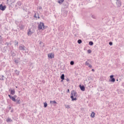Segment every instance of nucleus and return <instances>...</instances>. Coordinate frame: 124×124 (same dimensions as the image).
I'll return each instance as SVG.
<instances>
[{
	"label": "nucleus",
	"mask_w": 124,
	"mask_h": 124,
	"mask_svg": "<svg viewBox=\"0 0 124 124\" xmlns=\"http://www.w3.org/2000/svg\"><path fill=\"white\" fill-rule=\"evenodd\" d=\"M15 23L17 26L19 28L20 30H23L25 29V25L23 24V21H18L16 20Z\"/></svg>",
	"instance_id": "obj_1"
},
{
	"label": "nucleus",
	"mask_w": 124,
	"mask_h": 124,
	"mask_svg": "<svg viewBox=\"0 0 124 124\" xmlns=\"http://www.w3.org/2000/svg\"><path fill=\"white\" fill-rule=\"evenodd\" d=\"M38 29L39 30V31H40L41 30L42 31H43L44 30H45V27L44 26V23L40 22L38 26Z\"/></svg>",
	"instance_id": "obj_2"
},
{
	"label": "nucleus",
	"mask_w": 124,
	"mask_h": 124,
	"mask_svg": "<svg viewBox=\"0 0 124 124\" xmlns=\"http://www.w3.org/2000/svg\"><path fill=\"white\" fill-rule=\"evenodd\" d=\"M34 32V31H33V30H31V29H29L28 30V33L27 34L28 35H29V36L31 35V34H32V33H33Z\"/></svg>",
	"instance_id": "obj_3"
},
{
	"label": "nucleus",
	"mask_w": 124,
	"mask_h": 124,
	"mask_svg": "<svg viewBox=\"0 0 124 124\" xmlns=\"http://www.w3.org/2000/svg\"><path fill=\"white\" fill-rule=\"evenodd\" d=\"M19 49L20 51H26V47L25 46L21 45L19 46Z\"/></svg>",
	"instance_id": "obj_4"
},
{
	"label": "nucleus",
	"mask_w": 124,
	"mask_h": 124,
	"mask_svg": "<svg viewBox=\"0 0 124 124\" xmlns=\"http://www.w3.org/2000/svg\"><path fill=\"white\" fill-rule=\"evenodd\" d=\"M116 4L117 5V7H121V6H122V2H121V0H116Z\"/></svg>",
	"instance_id": "obj_5"
},
{
	"label": "nucleus",
	"mask_w": 124,
	"mask_h": 124,
	"mask_svg": "<svg viewBox=\"0 0 124 124\" xmlns=\"http://www.w3.org/2000/svg\"><path fill=\"white\" fill-rule=\"evenodd\" d=\"M67 14H68V12L66 10H63L62 11V15L63 17H66L67 16Z\"/></svg>",
	"instance_id": "obj_6"
},
{
	"label": "nucleus",
	"mask_w": 124,
	"mask_h": 124,
	"mask_svg": "<svg viewBox=\"0 0 124 124\" xmlns=\"http://www.w3.org/2000/svg\"><path fill=\"white\" fill-rule=\"evenodd\" d=\"M6 9V6L5 5H2V4L0 5V10H2V11H4L5 9Z\"/></svg>",
	"instance_id": "obj_7"
},
{
	"label": "nucleus",
	"mask_w": 124,
	"mask_h": 124,
	"mask_svg": "<svg viewBox=\"0 0 124 124\" xmlns=\"http://www.w3.org/2000/svg\"><path fill=\"white\" fill-rule=\"evenodd\" d=\"M110 78L111 79V82H112V83H114L115 82V78H114V75H111L110 76Z\"/></svg>",
	"instance_id": "obj_8"
},
{
	"label": "nucleus",
	"mask_w": 124,
	"mask_h": 124,
	"mask_svg": "<svg viewBox=\"0 0 124 124\" xmlns=\"http://www.w3.org/2000/svg\"><path fill=\"white\" fill-rule=\"evenodd\" d=\"M48 58H49V59H54V54H52V53H49L47 55Z\"/></svg>",
	"instance_id": "obj_9"
},
{
	"label": "nucleus",
	"mask_w": 124,
	"mask_h": 124,
	"mask_svg": "<svg viewBox=\"0 0 124 124\" xmlns=\"http://www.w3.org/2000/svg\"><path fill=\"white\" fill-rule=\"evenodd\" d=\"M76 94H77V93L74 91L72 92L71 93V96H73V97H74V96H77V95Z\"/></svg>",
	"instance_id": "obj_10"
},
{
	"label": "nucleus",
	"mask_w": 124,
	"mask_h": 124,
	"mask_svg": "<svg viewBox=\"0 0 124 124\" xmlns=\"http://www.w3.org/2000/svg\"><path fill=\"white\" fill-rule=\"evenodd\" d=\"M79 88L81 90V91H82V92H84V91H85V86L84 85H79Z\"/></svg>",
	"instance_id": "obj_11"
},
{
	"label": "nucleus",
	"mask_w": 124,
	"mask_h": 124,
	"mask_svg": "<svg viewBox=\"0 0 124 124\" xmlns=\"http://www.w3.org/2000/svg\"><path fill=\"white\" fill-rule=\"evenodd\" d=\"M11 94L14 95L15 94V90H11Z\"/></svg>",
	"instance_id": "obj_12"
},
{
	"label": "nucleus",
	"mask_w": 124,
	"mask_h": 124,
	"mask_svg": "<svg viewBox=\"0 0 124 124\" xmlns=\"http://www.w3.org/2000/svg\"><path fill=\"white\" fill-rule=\"evenodd\" d=\"M95 116V113L94 112H92L91 115V118H94Z\"/></svg>",
	"instance_id": "obj_13"
},
{
	"label": "nucleus",
	"mask_w": 124,
	"mask_h": 124,
	"mask_svg": "<svg viewBox=\"0 0 124 124\" xmlns=\"http://www.w3.org/2000/svg\"><path fill=\"white\" fill-rule=\"evenodd\" d=\"M12 101H14V102H16V99H15V97L14 96H12V97L10 98Z\"/></svg>",
	"instance_id": "obj_14"
},
{
	"label": "nucleus",
	"mask_w": 124,
	"mask_h": 124,
	"mask_svg": "<svg viewBox=\"0 0 124 124\" xmlns=\"http://www.w3.org/2000/svg\"><path fill=\"white\" fill-rule=\"evenodd\" d=\"M71 98L72 101H74V100H77V98L76 97L74 98V97H73V96H71Z\"/></svg>",
	"instance_id": "obj_15"
},
{
	"label": "nucleus",
	"mask_w": 124,
	"mask_h": 124,
	"mask_svg": "<svg viewBox=\"0 0 124 124\" xmlns=\"http://www.w3.org/2000/svg\"><path fill=\"white\" fill-rule=\"evenodd\" d=\"M63 1H64V0H58V3H60V4L62 3V2H63Z\"/></svg>",
	"instance_id": "obj_16"
},
{
	"label": "nucleus",
	"mask_w": 124,
	"mask_h": 124,
	"mask_svg": "<svg viewBox=\"0 0 124 124\" xmlns=\"http://www.w3.org/2000/svg\"><path fill=\"white\" fill-rule=\"evenodd\" d=\"M65 108H67V109H70V105H65Z\"/></svg>",
	"instance_id": "obj_17"
},
{
	"label": "nucleus",
	"mask_w": 124,
	"mask_h": 124,
	"mask_svg": "<svg viewBox=\"0 0 124 124\" xmlns=\"http://www.w3.org/2000/svg\"><path fill=\"white\" fill-rule=\"evenodd\" d=\"M4 76L3 75H2L1 77L0 78V80L1 81H3L4 80Z\"/></svg>",
	"instance_id": "obj_18"
},
{
	"label": "nucleus",
	"mask_w": 124,
	"mask_h": 124,
	"mask_svg": "<svg viewBox=\"0 0 124 124\" xmlns=\"http://www.w3.org/2000/svg\"><path fill=\"white\" fill-rule=\"evenodd\" d=\"M50 103H52V104H57V102L55 100L54 101H50Z\"/></svg>",
	"instance_id": "obj_19"
},
{
	"label": "nucleus",
	"mask_w": 124,
	"mask_h": 124,
	"mask_svg": "<svg viewBox=\"0 0 124 124\" xmlns=\"http://www.w3.org/2000/svg\"><path fill=\"white\" fill-rule=\"evenodd\" d=\"M20 99H17L16 100V104H20Z\"/></svg>",
	"instance_id": "obj_20"
},
{
	"label": "nucleus",
	"mask_w": 124,
	"mask_h": 124,
	"mask_svg": "<svg viewBox=\"0 0 124 124\" xmlns=\"http://www.w3.org/2000/svg\"><path fill=\"white\" fill-rule=\"evenodd\" d=\"M18 6H21L22 5V2L21 1H18L16 3Z\"/></svg>",
	"instance_id": "obj_21"
},
{
	"label": "nucleus",
	"mask_w": 124,
	"mask_h": 124,
	"mask_svg": "<svg viewBox=\"0 0 124 124\" xmlns=\"http://www.w3.org/2000/svg\"><path fill=\"white\" fill-rule=\"evenodd\" d=\"M7 123H9V122H12V120L11 118H8L7 119H6Z\"/></svg>",
	"instance_id": "obj_22"
},
{
	"label": "nucleus",
	"mask_w": 124,
	"mask_h": 124,
	"mask_svg": "<svg viewBox=\"0 0 124 124\" xmlns=\"http://www.w3.org/2000/svg\"><path fill=\"white\" fill-rule=\"evenodd\" d=\"M61 78L62 80H64V74H62L61 76Z\"/></svg>",
	"instance_id": "obj_23"
},
{
	"label": "nucleus",
	"mask_w": 124,
	"mask_h": 124,
	"mask_svg": "<svg viewBox=\"0 0 124 124\" xmlns=\"http://www.w3.org/2000/svg\"><path fill=\"white\" fill-rule=\"evenodd\" d=\"M14 62H15V63H16V64H17L18 63L19 61H18V60H17V59H15Z\"/></svg>",
	"instance_id": "obj_24"
},
{
	"label": "nucleus",
	"mask_w": 124,
	"mask_h": 124,
	"mask_svg": "<svg viewBox=\"0 0 124 124\" xmlns=\"http://www.w3.org/2000/svg\"><path fill=\"white\" fill-rule=\"evenodd\" d=\"M89 45H90L91 46H93V42L92 41L89 42Z\"/></svg>",
	"instance_id": "obj_25"
},
{
	"label": "nucleus",
	"mask_w": 124,
	"mask_h": 124,
	"mask_svg": "<svg viewBox=\"0 0 124 124\" xmlns=\"http://www.w3.org/2000/svg\"><path fill=\"white\" fill-rule=\"evenodd\" d=\"M78 44H81L82 43V40L80 39L78 40Z\"/></svg>",
	"instance_id": "obj_26"
},
{
	"label": "nucleus",
	"mask_w": 124,
	"mask_h": 124,
	"mask_svg": "<svg viewBox=\"0 0 124 124\" xmlns=\"http://www.w3.org/2000/svg\"><path fill=\"white\" fill-rule=\"evenodd\" d=\"M2 43V39H1V36H0V44Z\"/></svg>",
	"instance_id": "obj_27"
},
{
	"label": "nucleus",
	"mask_w": 124,
	"mask_h": 124,
	"mask_svg": "<svg viewBox=\"0 0 124 124\" xmlns=\"http://www.w3.org/2000/svg\"><path fill=\"white\" fill-rule=\"evenodd\" d=\"M15 72H16V75H19V72L18 71V70H15Z\"/></svg>",
	"instance_id": "obj_28"
},
{
	"label": "nucleus",
	"mask_w": 124,
	"mask_h": 124,
	"mask_svg": "<svg viewBox=\"0 0 124 124\" xmlns=\"http://www.w3.org/2000/svg\"><path fill=\"white\" fill-rule=\"evenodd\" d=\"M44 104L45 108H46V107H47V103L45 102V103H44Z\"/></svg>",
	"instance_id": "obj_29"
},
{
	"label": "nucleus",
	"mask_w": 124,
	"mask_h": 124,
	"mask_svg": "<svg viewBox=\"0 0 124 124\" xmlns=\"http://www.w3.org/2000/svg\"><path fill=\"white\" fill-rule=\"evenodd\" d=\"M85 64L86 65H88V66L90 65V63H89V62H88V61H86L85 62Z\"/></svg>",
	"instance_id": "obj_30"
},
{
	"label": "nucleus",
	"mask_w": 124,
	"mask_h": 124,
	"mask_svg": "<svg viewBox=\"0 0 124 124\" xmlns=\"http://www.w3.org/2000/svg\"><path fill=\"white\" fill-rule=\"evenodd\" d=\"M87 52H88V54H91L92 53V50H91V49H88L87 50Z\"/></svg>",
	"instance_id": "obj_31"
},
{
	"label": "nucleus",
	"mask_w": 124,
	"mask_h": 124,
	"mask_svg": "<svg viewBox=\"0 0 124 124\" xmlns=\"http://www.w3.org/2000/svg\"><path fill=\"white\" fill-rule=\"evenodd\" d=\"M70 64L71 65H73L74 64V61H71Z\"/></svg>",
	"instance_id": "obj_32"
},
{
	"label": "nucleus",
	"mask_w": 124,
	"mask_h": 124,
	"mask_svg": "<svg viewBox=\"0 0 124 124\" xmlns=\"http://www.w3.org/2000/svg\"><path fill=\"white\" fill-rule=\"evenodd\" d=\"M5 45H7V46H9V45L11 46V44H9L8 43H6Z\"/></svg>",
	"instance_id": "obj_33"
},
{
	"label": "nucleus",
	"mask_w": 124,
	"mask_h": 124,
	"mask_svg": "<svg viewBox=\"0 0 124 124\" xmlns=\"http://www.w3.org/2000/svg\"><path fill=\"white\" fill-rule=\"evenodd\" d=\"M38 9H39V10H42V7L39 6L38 8Z\"/></svg>",
	"instance_id": "obj_34"
},
{
	"label": "nucleus",
	"mask_w": 124,
	"mask_h": 124,
	"mask_svg": "<svg viewBox=\"0 0 124 124\" xmlns=\"http://www.w3.org/2000/svg\"><path fill=\"white\" fill-rule=\"evenodd\" d=\"M109 45L111 46V45H113V43H112V42H110L109 43Z\"/></svg>",
	"instance_id": "obj_35"
},
{
	"label": "nucleus",
	"mask_w": 124,
	"mask_h": 124,
	"mask_svg": "<svg viewBox=\"0 0 124 124\" xmlns=\"http://www.w3.org/2000/svg\"><path fill=\"white\" fill-rule=\"evenodd\" d=\"M89 67H90L91 68H93V66H92V65L90 64L89 65Z\"/></svg>",
	"instance_id": "obj_36"
},
{
	"label": "nucleus",
	"mask_w": 124,
	"mask_h": 124,
	"mask_svg": "<svg viewBox=\"0 0 124 124\" xmlns=\"http://www.w3.org/2000/svg\"><path fill=\"white\" fill-rule=\"evenodd\" d=\"M34 17L35 18H37V16H36V13H35V14H34Z\"/></svg>",
	"instance_id": "obj_37"
},
{
	"label": "nucleus",
	"mask_w": 124,
	"mask_h": 124,
	"mask_svg": "<svg viewBox=\"0 0 124 124\" xmlns=\"http://www.w3.org/2000/svg\"><path fill=\"white\" fill-rule=\"evenodd\" d=\"M16 44H15V46H18V42H16V43H15Z\"/></svg>",
	"instance_id": "obj_38"
},
{
	"label": "nucleus",
	"mask_w": 124,
	"mask_h": 124,
	"mask_svg": "<svg viewBox=\"0 0 124 124\" xmlns=\"http://www.w3.org/2000/svg\"><path fill=\"white\" fill-rule=\"evenodd\" d=\"M66 80L67 81V82H69V78L66 79Z\"/></svg>",
	"instance_id": "obj_39"
},
{
	"label": "nucleus",
	"mask_w": 124,
	"mask_h": 124,
	"mask_svg": "<svg viewBox=\"0 0 124 124\" xmlns=\"http://www.w3.org/2000/svg\"><path fill=\"white\" fill-rule=\"evenodd\" d=\"M9 97H10V99L11 98V97H12V96L10 95V94L8 95Z\"/></svg>",
	"instance_id": "obj_40"
},
{
	"label": "nucleus",
	"mask_w": 124,
	"mask_h": 124,
	"mask_svg": "<svg viewBox=\"0 0 124 124\" xmlns=\"http://www.w3.org/2000/svg\"><path fill=\"white\" fill-rule=\"evenodd\" d=\"M14 97H15H15H17V96H16V95H15L14 96Z\"/></svg>",
	"instance_id": "obj_41"
},
{
	"label": "nucleus",
	"mask_w": 124,
	"mask_h": 124,
	"mask_svg": "<svg viewBox=\"0 0 124 124\" xmlns=\"http://www.w3.org/2000/svg\"><path fill=\"white\" fill-rule=\"evenodd\" d=\"M67 93H69V89L67 90Z\"/></svg>",
	"instance_id": "obj_42"
},
{
	"label": "nucleus",
	"mask_w": 124,
	"mask_h": 124,
	"mask_svg": "<svg viewBox=\"0 0 124 124\" xmlns=\"http://www.w3.org/2000/svg\"><path fill=\"white\" fill-rule=\"evenodd\" d=\"M92 71H94V69H93L92 70Z\"/></svg>",
	"instance_id": "obj_43"
},
{
	"label": "nucleus",
	"mask_w": 124,
	"mask_h": 124,
	"mask_svg": "<svg viewBox=\"0 0 124 124\" xmlns=\"http://www.w3.org/2000/svg\"><path fill=\"white\" fill-rule=\"evenodd\" d=\"M62 81H63V80L62 79V80H61V82H62Z\"/></svg>",
	"instance_id": "obj_44"
},
{
	"label": "nucleus",
	"mask_w": 124,
	"mask_h": 124,
	"mask_svg": "<svg viewBox=\"0 0 124 124\" xmlns=\"http://www.w3.org/2000/svg\"><path fill=\"white\" fill-rule=\"evenodd\" d=\"M116 81H119V79L116 80Z\"/></svg>",
	"instance_id": "obj_45"
},
{
	"label": "nucleus",
	"mask_w": 124,
	"mask_h": 124,
	"mask_svg": "<svg viewBox=\"0 0 124 124\" xmlns=\"http://www.w3.org/2000/svg\"><path fill=\"white\" fill-rule=\"evenodd\" d=\"M11 108V107H9V109H10Z\"/></svg>",
	"instance_id": "obj_46"
},
{
	"label": "nucleus",
	"mask_w": 124,
	"mask_h": 124,
	"mask_svg": "<svg viewBox=\"0 0 124 124\" xmlns=\"http://www.w3.org/2000/svg\"><path fill=\"white\" fill-rule=\"evenodd\" d=\"M11 112H13V110H11Z\"/></svg>",
	"instance_id": "obj_47"
},
{
	"label": "nucleus",
	"mask_w": 124,
	"mask_h": 124,
	"mask_svg": "<svg viewBox=\"0 0 124 124\" xmlns=\"http://www.w3.org/2000/svg\"><path fill=\"white\" fill-rule=\"evenodd\" d=\"M16 88H17V87H16Z\"/></svg>",
	"instance_id": "obj_48"
}]
</instances>
